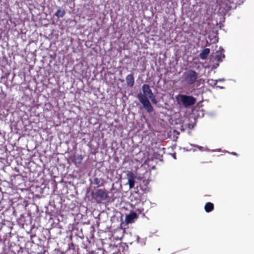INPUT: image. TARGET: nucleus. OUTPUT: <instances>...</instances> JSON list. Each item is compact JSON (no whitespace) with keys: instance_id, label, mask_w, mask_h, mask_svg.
Masks as SVG:
<instances>
[{"instance_id":"nucleus-1","label":"nucleus","mask_w":254,"mask_h":254,"mask_svg":"<svg viewBox=\"0 0 254 254\" xmlns=\"http://www.w3.org/2000/svg\"><path fill=\"white\" fill-rule=\"evenodd\" d=\"M142 90L143 93H138L137 97L147 112L151 113L153 111V108L148 99V97L149 96H153V94L148 84H143L142 86Z\"/></svg>"},{"instance_id":"nucleus-2","label":"nucleus","mask_w":254,"mask_h":254,"mask_svg":"<svg viewBox=\"0 0 254 254\" xmlns=\"http://www.w3.org/2000/svg\"><path fill=\"white\" fill-rule=\"evenodd\" d=\"M184 81L189 85H191L197 81L198 73L192 69H189L183 74Z\"/></svg>"},{"instance_id":"nucleus-3","label":"nucleus","mask_w":254,"mask_h":254,"mask_svg":"<svg viewBox=\"0 0 254 254\" xmlns=\"http://www.w3.org/2000/svg\"><path fill=\"white\" fill-rule=\"evenodd\" d=\"M178 101L181 102L185 107L193 105L195 102V99L191 96L179 94L176 97Z\"/></svg>"},{"instance_id":"nucleus-4","label":"nucleus","mask_w":254,"mask_h":254,"mask_svg":"<svg viewBox=\"0 0 254 254\" xmlns=\"http://www.w3.org/2000/svg\"><path fill=\"white\" fill-rule=\"evenodd\" d=\"M95 197H99L101 200H106L108 198V193L104 189H98L95 193Z\"/></svg>"},{"instance_id":"nucleus-5","label":"nucleus","mask_w":254,"mask_h":254,"mask_svg":"<svg viewBox=\"0 0 254 254\" xmlns=\"http://www.w3.org/2000/svg\"><path fill=\"white\" fill-rule=\"evenodd\" d=\"M137 215L135 212H131L129 214L126 216L125 222L127 224L134 222V219L137 218Z\"/></svg>"},{"instance_id":"nucleus-6","label":"nucleus","mask_w":254,"mask_h":254,"mask_svg":"<svg viewBox=\"0 0 254 254\" xmlns=\"http://www.w3.org/2000/svg\"><path fill=\"white\" fill-rule=\"evenodd\" d=\"M127 176L128 178V184L129 185V189H132L134 187V179L135 178L134 174L131 172H129L127 174Z\"/></svg>"},{"instance_id":"nucleus-7","label":"nucleus","mask_w":254,"mask_h":254,"mask_svg":"<svg viewBox=\"0 0 254 254\" xmlns=\"http://www.w3.org/2000/svg\"><path fill=\"white\" fill-rule=\"evenodd\" d=\"M225 55L224 54V50L222 49L221 50L216 51L215 54V60L218 62H221L223 59L225 58Z\"/></svg>"},{"instance_id":"nucleus-8","label":"nucleus","mask_w":254,"mask_h":254,"mask_svg":"<svg viewBox=\"0 0 254 254\" xmlns=\"http://www.w3.org/2000/svg\"><path fill=\"white\" fill-rule=\"evenodd\" d=\"M127 84L128 86L132 87L134 84V79L132 74H129L126 78Z\"/></svg>"},{"instance_id":"nucleus-9","label":"nucleus","mask_w":254,"mask_h":254,"mask_svg":"<svg viewBox=\"0 0 254 254\" xmlns=\"http://www.w3.org/2000/svg\"><path fill=\"white\" fill-rule=\"evenodd\" d=\"M210 53L209 48H205L199 54V57L202 60L206 59Z\"/></svg>"},{"instance_id":"nucleus-10","label":"nucleus","mask_w":254,"mask_h":254,"mask_svg":"<svg viewBox=\"0 0 254 254\" xmlns=\"http://www.w3.org/2000/svg\"><path fill=\"white\" fill-rule=\"evenodd\" d=\"M93 184L97 186V187H102L104 185V180L102 178H95L93 181Z\"/></svg>"},{"instance_id":"nucleus-11","label":"nucleus","mask_w":254,"mask_h":254,"mask_svg":"<svg viewBox=\"0 0 254 254\" xmlns=\"http://www.w3.org/2000/svg\"><path fill=\"white\" fill-rule=\"evenodd\" d=\"M214 208V204L210 202L206 203L204 205L205 211L207 212H210L213 210Z\"/></svg>"},{"instance_id":"nucleus-12","label":"nucleus","mask_w":254,"mask_h":254,"mask_svg":"<svg viewBox=\"0 0 254 254\" xmlns=\"http://www.w3.org/2000/svg\"><path fill=\"white\" fill-rule=\"evenodd\" d=\"M65 14V11L64 9L61 10L59 9L55 13V16L58 18H62Z\"/></svg>"},{"instance_id":"nucleus-13","label":"nucleus","mask_w":254,"mask_h":254,"mask_svg":"<svg viewBox=\"0 0 254 254\" xmlns=\"http://www.w3.org/2000/svg\"><path fill=\"white\" fill-rule=\"evenodd\" d=\"M218 81H221V79L218 80H214L213 79H208L207 80V83L212 86H215Z\"/></svg>"},{"instance_id":"nucleus-14","label":"nucleus","mask_w":254,"mask_h":254,"mask_svg":"<svg viewBox=\"0 0 254 254\" xmlns=\"http://www.w3.org/2000/svg\"><path fill=\"white\" fill-rule=\"evenodd\" d=\"M148 98H149L151 101H152V102L153 103V104H156L157 103V101L155 98V97L154 96V95L153 94V96H149V97H148Z\"/></svg>"},{"instance_id":"nucleus-15","label":"nucleus","mask_w":254,"mask_h":254,"mask_svg":"<svg viewBox=\"0 0 254 254\" xmlns=\"http://www.w3.org/2000/svg\"><path fill=\"white\" fill-rule=\"evenodd\" d=\"M136 211H138L139 213H141L143 212L144 209L143 208H138Z\"/></svg>"},{"instance_id":"nucleus-16","label":"nucleus","mask_w":254,"mask_h":254,"mask_svg":"<svg viewBox=\"0 0 254 254\" xmlns=\"http://www.w3.org/2000/svg\"><path fill=\"white\" fill-rule=\"evenodd\" d=\"M219 65V64H217L216 65H215V66H214V68H216L217 67H218Z\"/></svg>"},{"instance_id":"nucleus-17","label":"nucleus","mask_w":254,"mask_h":254,"mask_svg":"<svg viewBox=\"0 0 254 254\" xmlns=\"http://www.w3.org/2000/svg\"><path fill=\"white\" fill-rule=\"evenodd\" d=\"M234 155H237V154L236 153H233Z\"/></svg>"}]
</instances>
